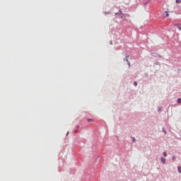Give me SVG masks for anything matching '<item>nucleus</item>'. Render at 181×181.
I'll return each instance as SVG.
<instances>
[{
  "label": "nucleus",
  "mask_w": 181,
  "mask_h": 181,
  "mask_svg": "<svg viewBox=\"0 0 181 181\" xmlns=\"http://www.w3.org/2000/svg\"><path fill=\"white\" fill-rule=\"evenodd\" d=\"M163 132H164L165 134H167L166 130L165 129V128H163Z\"/></svg>",
  "instance_id": "a211bd4d"
},
{
  "label": "nucleus",
  "mask_w": 181,
  "mask_h": 181,
  "mask_svg": "<svg viewBox=\"0 0 181 181\" xmlns=\"http://www.w3.org/2000/svg\"><path fill=\"white\" fill-rule=\"evenodd\" d=\"M177 26L178 30H181V24L180 23L177 24Z\"/></svg>",
  "instance_id": "0eeeda50"
},
{
  "label": "nucleus",
  "mask_w": 181,
  "mask_h": 181,
  "mask_svg": "<svg viewBox=\"0 0 181 181\" xmlns=\"http://www.w3.org/2000/svg\"><path fill=\"white\" fill-rule=\"evenodd\" d=\"M120 18L123 19V21H125V19L127 18V17L125 16V14L124 13L121 15Z\"/></svg>",
  "instance_id": "39448f33"
},
{
  "label": "nucleus",
  "mask_w": 181,
  "mask_h": 181,
  "mask_svg": "<svg viewBox=\"0 0 181 181\" xmlns=\"http://www.w3.org/2000/svg\"><path fill=\"white\" fill-rule=\"evenodd\" d=\"M118 15H119V14L118 13V12H117V13H115V16H118Z\"/></svg>",
  "instance_id": "aec40b11"
},
{
  "label": "nucleus",
  "mask_w": 181,
  "mask_h": 181,
  "mask_svg": "<svg viewBox=\"0 0 181 181\" xmlns=\"http://www.w3.org/2000/svg\"><path fill=\"white\" fill-rule=\"evenodd\" d=\"M154 66H159L160 63L159 62H154Z\"/></svg>",
  "instance_id": "423d86ee"
},
{
  "label": "nucleus",
  "mask_w": 181,
  "mask_h": 181,
  "mask_svg": "<svg viewBox=\"0 0 181 181\" xmlns=\"http://www.w3.org/2000/svg\"><path fill=\"white\" fill-rule=\"evenodd\" d=\"M104 13L105 15H108V13H111V11H108V12L105 11Z\"/></svg>",
  "instance_id": "f3484780"
},
{
  "label": "nucleus",
  "mask_w": 181,
  "mask_h": 181,
  "mask_svg": "<svg viewBox=\"0 0 181 181\" xmlns=\"http://www.w3.org/2000/svg\"><path fill=\"white\" fill-rule=\"evenodd\" d=\"M175 2H176V4H180L181 3V0H176Z\"/></svg>",
  "instance_id": "dca6fc26"
},
{
  "label": "nucleus",
  "mask_w": 181,
  "mask_h": 181,
  "mask_svg": "<svg viewBox=\"0 0 181 181\" xmlns=\"http://www.w3.org/2000/svg\"><path fill=\"white\" fill-rule=\"evenodd\" d=\"M129 57V54H128L127 52L125 54V57L124 58V62H127L129 67H131V62H129V60H128V58Z\"/></svg>",
  "instance_id": "f257e3e1"
},
{
  "label": "nucleus",
  "mask_w": 181,
  "mask_h": 181,
  "mask_svg": "<svg viewBox=\"0 0 181 181\" xmlns=\"http://www.w3.org/2000/svg\"><path fill=\"white\" fill-rule=\"evenodd\" d=\"M158 112H160V111H162V109L160 107H158Z\"/></svg>",
  "instance_id": "6ab92c4d"
},
{
  "label": "nucleus",
  "mask_w": 181,
  "mask_h": 181,
  "mask_svg": "<svg viewBox=\"0 0 181 181\" xmlns=\"http://www.w3.org/2000/svg\"><path fill=\"white\" fill-rule=\"evenodd\" d=\"M173 161L175 162V160H176V156H173L172 157Z\"/></svg>",
  "instance_id": "9b49d317"
},
{
  "label": "nucleus",
  "mask_w": 181,
  "mask_h": 181,
  "mask_svg": "<svg viewBox=\"0 0 181 181\" xmlns=\"http://www.w3.org/2000/svg\"><path fill=\"white\" fill-rule=\"evenodd\" d=\"M74 132H75V133L77 132V130H75Z\"/></svg>",
  "instance_id": "b1692460"
},
{
  "label": "nucleus",
  "mask_w": 181,
  "mask_h": 181,
  "mask_svg": "<svg viewBox=\"0 0 181 181\" xmlns=\"http://www.w3.org/2000/svg\"><path fill=\"white\" fill-rule=\"evenodd\" d=\"M94 120L93 119H88V122H93Z\"/></svg>",
  "instance_id": "f8f14e48"
},
{
  "label": "nucleus",
  "mask_w": 181,
  "mask_h": 181,
  "mask_svg": "<svg viewBox=\"0 0 181 181\" xmlns=\"http://www.w3.org/2000/svg\"><path fill=\"white\" fill-rule=\"evenodd\" d=\"M169 16V13L168 11H165L163 14V18H168Z\"/></svg>",
  "instance_id": "20e7f679"
},
{
  "label": "nucleus",
  "mask_w": 181,
  "mask_h": 181,
  "mask_svg": "<svg viewBox=\"0 0 181 181\" xmlns=\"http://www.w3.org/2000/svg\"><path fill=\"white\" fill-rule=\"evenodd\" d=\"M134 86H135V87H136V86H138V82L134 81Z\"/></svg>",
  "instance_id": "2eb2a0df"
},
{
  "label": "nucleus",
  "mask_w": 181,
  "mask_h": 181,
  "mask_svg": "<svg viewBox=\"0 0 181 181\" xmlns=\"http://www.w3.org/2000/svg\"><path fill=\"white\" fill-rule=\"evenodd\" d=\"M160 160H161V163H163V165H165L166 163V159L165 158L161 157Z\"/></svg>",
  "instance_id": "7ed1b4c3"
},
{
  "label": "nucleus",
  "mask_w": 181,
  "mask_h": 181,
  "mask_svg": "<svg viewBox=\"0 0 181 181\" xmlns=\"http://www.w3.org/2000/svg\"><path fill=\"white\" fill-rule=\"evenodd\" d=\"M177 170L180 173H181V167L180 166H178L177 167Z\"/></svg>",
  "instance_id": "9d476101"
},
{
  "label": "nucleus",
  "mask_w": 181,
  "mask_h": 181,
  "mask_svg": "<svg viewBox=\"0 0 181 181\" xmlns=\"http://www.w3.org/2000/svg\"><path fill=\"white\" fill-rule=\"evenodd\" d=\"M177 103L178 104H181V98H180L177 99Z\"/></svg>",
  "instance_id": "1a4fd4ad"
},
{
  "label": "nucleus",
  "mask_w": 181,
  "mask_h": 181,
  "mask_svg": "<svg viewBox=\"0 0 181 181\" xmlns=\"http://www.w3.org/2000/svg\"><path fill=\"white\" fill-rule=\"evenodd\" d=\"M110 45H112V41H110Z\"/></svg>",
  "instance_id": "4be33fe9"
},
{
  "label": "nucleus",
  "mask_w": 181,
  "mask_h": 181,
  "mask_svg": "<svg viewBox=\"0 0 181 181\" xmlns=\"http://www.w3.org/2000/svg\"><path fill=\"white\" fill-rule=\"evenodd\" d=\"M163 156H164L165 158H166V156H168V153H166V151H164V152L163 153Z\"/></svg>",
  "instance_id": "6e6552de"
},
{
  "label": "nucleus",
  "mask_w": 181,
  "mask_h": 181,
  "mask_svg": "<svg viewBox=\"0 0 181 181\" xmlns=\"http://www.w3.org/2000/svg\"><path fill=\"white\" fill-rule=\"evenodd\" d=\"M146 4H148V1H146V3H144V5H146Z\"/></svg>",
  "instance_id": "412c9836"
},
{
  "label": "nucleus",
  "mask_w": 181,
  "mask_h": 181,
  "mask_svg": "<svg viewBox=\"0 0 181 181\" xmlns=\"http://www.w3.org/2000/svg\"><path fill=\"white\" fill-rule=\"evenodd\" d=\"M66 135H69V132L66 133Z\"/></svg>",
  "instance_id": "393cba45"
},
{
  "label": "nucleus",
  "mask_w": 181,
  "mask_h": 181,
  "mask_svg": "<svg viewBox=\"0 0 181 181\" xmlns=\"http://www.w3.org/2000/svg\"><path fill=\"white\" fill-rule=\"evenodd\" d=\"M119 15H122V11L121 10H119V11L117 12Z\"/></svg>",
  "instance_id": "ddd939ff"
},
{
  "label": "nucleus",
  "mask_w": 181,
  "mask_h": 181,
  "mask_svg": "<svg viewBox=\"0 0 181 181\" xmlns=\"http://www.w3.org/2000/svg\"><path fill=\"white\" fill-rule=\"evenodd\" d=\"M77 128H80V126H77Z\"/></svg>",
  "instance_id": "5701e85b"
},
{
  "label": "nucleus",
  "mask_w": 181,
  "mask_h": 181,
  "mask_svg": "<svg viewBox=\"0 0 181 181\" xmlns=\"http://www.w3.org/2000/svg\"><path fill=\"white\" fill-rule=\"evenodd\" d=\"M131 138L132 139V142H135L136 140L135 139V137L131 136Z\"/></svg>",
  "instance_id": "4468645a"
},
{
  "label": "nucleus",
  "mask_w": 181,
  "mask_h": 181,
  "mask_svg": "<svg viewBox=\"0 0 181 181\" xmlns=\"http://www.w3.org/2000/svg\"><path fill=\"white\" fill-rule=\"evenodd\" d=\"M151 56H153V57H160V58L162 57V56L159 55L157 53H151Z\"/></svg>",
  "instance_id": "f03ea898"
}]
</instances>
